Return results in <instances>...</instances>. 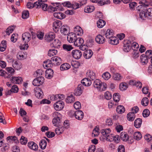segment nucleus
<instances>
[{
  "instance_id": "obj_38",
  "label": "nucleus",
  "mask_w": 152,
  "mask_h": 152,
  "mask_svg": "<svg viewBox=\"0 0 152 152\" xmlns=\"http://www.w3.org/2000/svg\"><path fill=\"white\" fill-rule=\"evenodd\" d=\"M53 15L55 17L61 20L65 17V15L61 12H55Z\"/></svg>"
},
{
  "instance_id": "obj_52",
  "label": "nucleus",
  "mask_w": 152,
  "mask_h": 152,
  "mask_svg": "<svg viewBox=\"0 0 152 152\" xmlns=\"http://www.w3.org/2000/svg\"><path fill=\"white\" fill-rule=\"evenodd\" d=\"M63 48L64 50L67 51H69L73 49L71 45L67 44H64L63 45Z\"/></svg>"
},
{
  "instance_id": "obj_6",
  "label": "nucleus",
  "mask_w": 152,
  "mask_h": 152,
  "mask_svg": "<svg viewBox=\"0 0 152 152\" xmlns=\"http://www.w3.org/2000/svg\"><path fill=\"white\" fill-rule=\"evenodd\" d=\"M64 102L61 100L56 102L53 105L55 110L57 111L62 110L64 108Z\"/></svg>"
},
{
  "instance_id": "obj_45",
  "label": "nucleus",
  "mask_w": 152,
  "mask_h": 152,
  "mask_svg": "<svg viewBox=\"0 0 152 152\" xmlns=\"http://www.w3.org/2000/svg\"><path fill=\"white\" fill-rule=\"evenodd\" d=\"M7 41L3 40L2 41L0 46V51L3 52L5 51L7 47Z\"/></svg>"
},
{
  "instance_id": "obj_49",
  "label": "nucleus",
  "mask_w": 152,
  "mask_h": 152,
  "mask_svg": "<svg viewBox=\"0 0 152 152\" xmlns=\"http://www.w3.org/2000/svg\"><path fill=\"white\" fill-rule=\"evenodd\" d=\"M134 137L136 140H140L142 137V134L139 132H136L134 134Z\"/></svg>"
},
{
  "instance_id": "obj_35",
  "label": "nucleus",
  "mask_w": 152,
  "mask_h": 152,
  "mask_svg": "<svg viewBox=\"0 0 152 152\" xmlns=\"http://www.w3.org/2000/svg\"><path fill=\"white\" fill-rule=\"evenodd\" d=\"M106 37L109 39L114 36V32L112 29H108L105 34Z\"/></svg>"
},
{
  "instance_id": "obj_1",
  "label": "nucleus",
  "mask_w": 152,
  "mask_h": 152,
  "mask_svg": "<svg viewBox=\"0 0 152 152\" xmlns=\"http://www.w3.org/2000/svg\"><path fill=\"white\" fill-rule=\"evenodd\" d=\"M152 2L147 0H139V3L140 5L137 7V10L140 11L139 16L140 18L142 20H145L146 18L150 17L152 18V8L148 9L147 7L151 5Z\"/></svg>"
},
{
  "instance_id": "obj_61",
  "label": "nucleus",
  "mask_w": 152,
  "mask_h": 152,
  "mask_svg": "<svg viewBox=\"0 0 152 152\" xmlns=\"http://www.w3.org/2000/svg\"><path fill=\"white\" fill-rule=\"evenodd\" d=\"M145 55L148 59L151 58H152V50H147L146 52Z\"/></svg>"
},
{
  "instance_id": "obj_46",
  "label": "nucleus",
  "mask_w": 152,
  "mask_h": 152,
  "mask_svg": "<svg viewBox=\"0 0 152 152\" xmlns=\"http://www.w3.org/2000/svg\"><path fill=\"white\" fill-rule=\"evenodd\" d=\"M106 24L104 20L102 19H99L97 22V27L99 28L103 27Z\"/></svg>"
},
{
  "instance_id": "obj_4",
  "label": "nucleus",
  "mask_w": 152,
  "mask_h": 152,
  "mask_svg": "<svg viewBox=\"0 0 152 152\" xmlns=\"http://www.w3.org/2000/svg\"><path fill=\"white\" fill-rule=\"evenodd\" d=\"M53 116L54 117L52 121L53 124L55 126H57L61 123L62 115L58 112H56L53 113Z\"/></svg>"
},
{
  "instance_id": "obj_27",
  "label": "nucleus",
  "mask_w": 152,
  "mask_h": 152,
  "mask_svg": "<svg viewBox=\"0 0 152 152\" xmlns=\"http://www.w3.org/2000/svg\"><path fill=\"white\" fill-rule=\"evenodd\" d=\"M61 45V42L58 39H55L51 44V46L55 48H58L60 47Z\"/></svg>"
},
{
  "instance_id": "obj_22",
  "label": "nucleus",
  "mask_w": 152,
  "mask_h": 152,
  "mask_svg": "<svg viewBox=\"0 0 152 152\" xmlns=\"http://www.w3.org/2000/svg\"><path fill=\"white\" fill-rule=\"evenodd\" d=\"M12 66L16 70H19L22 67L21 63L19 61L15 60L12 64Z\"/></svg>"
},
{
  "instance_id": "obj_16",
  "label": "nucleus",
  "mask_w": 152,
  "mask_h": 152,
  "mask_svg": "<svg viewBox=\"0 0 152 152\" xmlns=\"http://www.w3.org/2000/svg\"><path fill=\"white\" fill-rule=\"evenodd\" d=\"M130 85L135 86L137 87L141 88L142 87V83L139 81L130 80L129 82Z\"/></svg>"
},
{
  "instance_id": "obj_12",
  "label": "nucleus",
  "mask_w": 152,
  "mask_h": 152,
  "mask_svg": "<svg viewBox=\"0 0 152 152\" xmlns=\"http://www.w3.org/2000/svg\"><path fill=\"white\" fill-rule=\"evenodd\" d=\"M72 53L73 57L76 59H79L80 58L82 54L80 50H73Z\"/></svg>"
},
{
  "instance_id": "obj_37",
  "label": "nucleus",
  "mask_w": 152,
  "mask_h": 152,
  "mask_svg": "<svg viewBox=\"0 0 152 152\" xmlns=\"http://www.w3.org/2000/svg\"><path fill=\"white\" fill-rule=\"evenodd\" d=\"M119 40L116 37L113 36L109 39V42L112 45H116L118 43Z\"/></svg>"
},
{
  "instance_id": "obj_55",
  "label": "nucleus",
  "mask_w": 152,
  "mask_h": 152,
  "mask_svg": "<svg viewBox=\"0 0 152 152\" xmlns=\"http://www.w3.org/2000/svg\"><path fill=\"white\" fill-rule=\"evenodd\" d=\"M113 77L114 80L118 81L122 78V77L119 74L116 73L114 74Z\"/></svg>"
},
{
  "instance_id": "obj_57",
  "label": "nucleus",
  "mask_w": 152,
  "mask_h": 152,
  "mask_svg": "<svg viewBox=\"0 0 152 152\" xmlns=\"http://www.w3.org/2000/svg\"><path fill=\"white\" fill-rule=\"evenodd\" d=\"M2 146L3 147L1 148V150L2 151H5L6 150L8 149L9 148L8 145H3V141L1 140H0V147H1Z\"/></svg>"
},
{
  "instance_id": "obj_18",
  "label": "nucleus",
  "mask_w": 152,
  "mask_h": 152,
  "mask_svg": "<svg viewBox=\"0 0 152 152\" xmlns=\"http://www.w3.org/2000/svg\"><path fill=\"white\" fill-rule=\"evenodd\" d=\"M130 41L126 40L124 43L123 50L125 52H129L131 49V46L129 44Z\"/></svg>"
},
{
  "instance_id": "obj_15",
  "label": "nucleus",
  "mask_w": 152,
  "mask_h": 152,
  "mask_svg": "<svg viewBox=\"0 0 152 152\" xmlns=\"http://www.w3.org/2000/svg\"><path fill=\"white\" fill-rule=\"evenodd\" d=\"M76 37L75 34L73 33H70L67 36V41L70 43H74Z\"/></svg>"
},
{
  "instance_id": "obj_25",
  "label": "nucleus",
  "mask_w": 152,
  "mask_h": 152,
  "mask_svg": "<svg viewBox=\"0 0 152 152\" xmlns=\"http://www.w3.org/2000/svg\"><path fill=\"white\" fill-rule=\"evenodd\" d=\"M95 40L98 44H102L105 41V38L101 35H98L96 37Z\"/></svg>"
},
{
  "instance_id": "obj_47",
  "label": "nucleus",
  "mask_w": 152,
  "mask_h": 152,
  "mask_svg": "<svg viewBox=\"0 0 152 152\" xmlns=\"http://www.w3.org/2000/svg\"><path fill=\"white\" fill-rule=\"evenodd\" d=\"M47 145L46 141L44 139L42 140L39 144V145L42 149H44L46 148Z\"/></svg>"
},
{
  "instance_id": "obj_9",
  "label": "nucleus",
  "mask_w": 152,
  "mask_h": 152,
  "mask_svg": "<svg viewBox=\"0 0 152 152\" xmlns=\"http://www.w3.org/2000/svg\"><path fill=\"white\" fill-rule=\"evenodd\" d=\"M35 94L36 97L38 99H42L43 96V93L42 89L39 87H36L34 89Z\"/></svg>"
},
{
  "instance_id": "obj_39",
  "label": "nucleus",
  "mask_w": 152,
  "mask_h": 152,
  "mask_svg": "<svg viewBox=\"0 0 152 152\" xmlns=\"http://www.w3.org/2000/svg\"><path fill=\"white\" fill-rule=\"evenodd\" d=\"M140 58L141 62L143 65L146 64L148 62V58L144 54H143L141 55Z\"/></svg>"
},
{
  "instance_id": "obj_59",
  "label": "nucleus",
  "mask_w": 152,
  "mask_h": 152,
  "mask_svg": "<svg viewBox=\"0 0 152 152\" xmlns=\"http://www.w3.org/2000/svg\"><path fill=\"white\" fill-rule=\"evenodd\" d=\"M48 9L50 12H53L55 11H58V8L57 7H53L52 5H50L48 7Z\"/></svg>"
},
{
  "instance_id": "obj_13",
  "label": "nucleus",
  "mask_w": 152,
  "mask_h": 152,
  "mask_svg": "<svg viewBox=\"0 0 152 152\" xmlns=\"http://www.w3.org/2000/svg\"><path fill=\"white\" fill-rule=\"evenodd\" d=\"M84 88L81 84L78 85L77 88L75 91V94L76 96H80L83 93Z\"/></svg>"
},
{
  "instance_id": "obj_64",
  "label": "nucleus",
  "mask_w": 152,
  "mask_h": 152,
  "mask_svg": "<svg viewBox=\"0 0 152 152\" xmlns=\"http://www.w3.org/2000/svg\"><path fill=\"white\" fill-rule=\"evenodd\" d=\"M150 114V112L148 109H145L142 113V115L144 117H148Z\"/></svg>"
},
{
  "instance_id": "obj_40",
  "label": "nucleus",
  "mask_w": 152,
  "mask_h": 152,
  "mask_svg": "<svg viewBox=\"0 0 152 152\" xmlns=\"http://www.w3.org/2000/svg\"><path fill=\"white\" fill-rule=\"evenodd\" d=\"M55 129V132L57 134L59 135L62 133L64 131V127L59 125Z\"/></svg>"
},
{
  "instance_id": "obj_63",
  "label": "nucleus",
  "mask_w": 152,
  "mask_h": 152,
  "mask_svg": "<svg viewBox=\"0 0 152 152\" xmlns=\"http://www.w3.org/2000/svg\"><path fill=\"white\" fill-rule=\"evenodd\" d=\"M0 122L4 124H7L4 115L1 112H0Z\"/></svg>"
},
{
  "instance_id": "obj_30",
  "label": "nucleus",
  "mask_w": 152,
  "mask_h": 152,
  "mask_svg": "<svg viewBox=\"0 0 152 152\" xmlns=\"http://www.w3.org/2000/svg\"><path fill=\"white\" fill-rule=\"evenodd\" d=\"M129 44L131 46V48L133 50L137 51L139 48L138 44L136 42L130 41Z\"/></svg>"
},
{
  "instance_id": "obj_32",
  "label": "nucleus",
  "mask_w": 152,
  "mask_h": 152,
  "mask_svg": "<svg viewBox=\"0 0 152 152\" xmlns=\"http://www.w3.org/2000/svg\"><path fill=\"white\" fill-rule=\"evenodd\" d=\"M84 3H82V1L80 2V4L76 2H74L72 4V7L74 9H77L79 8L82 5H83L84 4H85L86 3V1L85 0L83 1Z\"/></svg>"
},
{
  "instance_id": "obj_19",
  "label": "nucleus",
  "mask_w": 152,
  "mask_h": 152,
  "mask_svg": "<svg viewBox=\"0 0 152 152\" xmlns=\"http://www.w3.org/2000/svg\"><path fill=\"white\" fill-rule=\"evenodd\" d=\"M22 81V78L20 77H12L11 79V83L14 84H20Z\"/></svg>"
},
{
  "instance_id": "obj_11",
  "label": "nucleus",
  "mask_w": 152,
  "mask_h": 152,
  "mask_svg": "<svg viewBox=\"0 0 152 152\" xmlns=\"http://www.w3.org/2000/svg\"><path fill=\"white\" fill-rule=\"evenodd\" d=\"M73 114L75 118L79 120H81L83 118L84 113L81 110H77Z\"/></svg>"
},
{
  "instance_id": "obj_60",
  "label": "nucleus",
  "mask_w": 152,
  "mask_h": 152,
  "mask_svg": "<svg viewBox=\"0 0 152 152\" xmlns=\"http://www.w3.org/2000/svg\"><path fill=\"white\" fill-rule=\"evenodd\" d=\"M29 16V12L28 10L24 11L22 13V18L23 19H26Z\"/></svg>"
},
{
  "instance_id": "obj_10",
  "label": "nucleus",
  "mask_w": 152,
  "mask_h": 152,
  "mask_svg": "<svg viewBox=\"0 0 152 152\" xmlns=\"http://www.w3.org/2000/svg\"><path fill=\"white\" fill-rule=\"evenodd\" d=\"M31 39V35L28 32H26L22 34V39L25 43L28 42Z\"/></svg>"
},
{
  "instance_id": "obj_20",
  "label": "nucleus",
  "mask_w": 152,
  "mask_h": 152,
  "mask_svg": "<svg viewBox=\"0 0 152 152\" xmlns=\"http://www.w3.org/2000/svg\"><path fill=\"white\" fill-rule=\"evenodd\" d=\"M55 35L53 32H50L45 35V39L48 42H50L55 38Z\"/></svg>"
},
{
  "instance_id": "obj_51",
  "label": "nucleus",
  "mask_w": 152,
  "mask_h": 152,
  "mask_svg": "<svg viewBox=\"0 0 152 152\" xmlns=\"http://www.w3.org/2000/svg\"><path fill=\"white\" fill-rule=\"evenodd\" d=\"M141 104L144 106H147L148 104L149 100L146 97H144L142 100Z\"/></svg>"
},
{
  "instance_id": "obj_53",
  "label": "nucleus",
  "mask_w": 152,
  "mask_h": 152,
  "mask_svg": "<svg viewBox=\"0 0 152 152\" xmlns=\"http://www.w3.org/2000/svg\"><path fill=\"white\" fill-rule=\"evenodd\" d=\"M113 98L115 102H118L120 100L119 94L118 93H115L113 95Z\"/></svg>"
},
{
  "instance_id": "obj_33",
  "label": "nucleus",
  "mask_w": 152,
  "mask_h": 152,
  "mask_svg": "<svg viewBox=\"0 0 152 152\" xmlns=\"http://www.w3.org/2000/svg\"><path fill=\"white\" fill-rule=\"evenodd\" d=\"M120 137L121 140L124 141H127L129 139H130L128 134L124 132H122L121 133Z\"/></svg>"
},
{
  "instance_id": "obj_62",
  "label": "nucleus",
  "mask_w": 152,
  "mask_h": 152,
  "mask_svg": "<svg viewBox=\"0 0 152 152\" xmlns=\"http://www.w3.org/2000/svg\"><path fill=\"white\" fill-rule=\"evenodd\" d=\"M99 134V129L98 128H94L92 133V136L96 137Z\"/></svg>"
},
{
  "instance_id": "obj_29",
  "label": "nucleus",
  "mask_w": 152,
  "mask_h": 152,
  "mask_svg": "<svg viewBox=\"0 0 152 152\" xmlns=\"http://www.w3.org/2000/svg\"><path fill=\"white\" fill-rule=\"evenodd\" d=\"M111 130L110 129H105L102 130L101 133L103 136L104 139L110 133Z\"/></svg>"
},
{
  "instance_id": "obj_5",
  "label": "nucleus",
  "mask_w": 152,
  "mask_h": 152,
  "mask_svg": "<svg viewBox=\"0 0 152 152\" xmlns=\"http://www.w3.org/2000/svg\"><path fill=\"white\" fill-rule=\"evenodd\" d=\"M62 23L61 21L59 20H57L54 21L53 23V29L54 31L56 32H57L59 31V29H60Z\"/></svg>"
},
{
  "instance_id": "obj_21",
  "label": "nucleus",
  "mask_w": 152,
  "mask_h": 152,
  "mask_svg": "<svg viewBox=\"0 0 152 152\" xmlns=\"http://www.w3.org/2000/svg\"><path fill=\"white\" fill-rule=\"evenodd\" d=\"M83 39L80 37L77 38L76 37L75 40L74 44L76 46L79 47L83 44L84 43Z\"/></svg>"
},
{
  "instance_id": "obj_36",
  "label": "nucleus",
  "mask_w": 152,
  "mask_h": 152,
  "mask_svg": "<svg viewBox=\"0 0 152 152\" xmlns=\"http://www.w3.org/2000/svg\"><path fill=\"white\" fill-rule=\"evenodd\" d=\"M75 99L74 96L71 94L66 98V101L68 103H73L75 101Z\"/></svg>"
},
{
  "instance_id": "obj_50",
  "label": "nucleus",
  "mask_w": 152,
  "mask_h": 152,
  "mask_svg": "<svg viewBox=\"0 0 152 152\" xmlns=\"http://www.w3.org/2000/svg\"><path fill=\"white\" fill-rule=\"evenodd\" d=\"M128 88V85L125 83H120L119 85V88L122 91L126 90Z\"/></svg>"
},
{
  "instance_id": "obj_58",
  "label": "nucleus",
  "mask_w": 152,
  "mask_h": 152,
  "mask_svg": "<svg viewBox=\"0 0 152 152\" xmlns=\"http://www.w3.org/2000/svg\"><path fill=\"white\" fill-rule=\"evenodd\" d=\"M14 26H9L6 29V32L7 34L9 35L14 30Z\"/></svg>"
},
{
  "instance_id": "obj_54",
  "label": "nucleus",
  "mask_w": 152,
  "mask_h": 152,
  "mask_svg": "<svg viewBox=\"0 0 152 152\" xmlns=\"http://www.w3.org/2000/svg\"><path fill=\"white\" fill-rule=\"evenodd\" d=\"M102 77L104 80H107L110 77L111 75L109 72H106L102 74Z\"/></svg>"
},
{
  "instance_id": "obj_2",
  "label": "nucleus",
  "mask_w": 152,
  "mask_h": 152,
  "mask_svg": "<svg viewBox=\"0 0 152 152\" xmlns=\"http://www.w3.org/2000/svg\"><path fill=\"white\" fill-rule=\"evenodd\" d=\"M62 63L61 58L58 56H55L52 57L51 59L48 60L44 62L43 66L45 68H49L54 66L60 65Z\"/></svg>"
},
{
  "instance_id": "obj_26",
  "label": "nucleus",
  "mask_w": 152,
  "mask_h": 152,
  "mask_svg": "<svg viewBox=\"0 0 152 152\" xmlns=\"http://www.w3.org/2000/svg\"><path fill=\"white\" fill-rule=\"evenodd\" d=\"M95 9V7L93 5H88L85 7L84 11L86 13H90L93 12Z\"/></svg>"
},
{
  "instance_id": "obj_3",
  "label": "nucleus",
  "mask_w": 152,
  "mask_h": 152,
  "mask_svg": "<svg viewBox=\"0 0 152 152\" xmlns=\"http://www.w3.org/2000/svg\"><path fill=\"white\" fill-rule=\"evenodd\" d=\"M93 85L95 88L98 89L100 91H104L107 88L106 84L102 83L98 79H96L94 80Z\"/></svg>"
},
{
  "instance_id": "obj_34",
  "label": "nucleus",
  "mask_w": 152,
  "mask_h": 152,
  "mask_svg": "<svg viewBox=\"0 0 152 152\" xmlns=\"http://www.w3.org/2000/svg\"><path fill=\"white\" fill-rule=\"evenodd\" d=\"M142 120L141 119L138 118L136 119L134 122V125L137 128H140L141 125Z\"/></svg>"
},
{
  "instance_id": "obj_8",
  "label": "nucleus",
  "mask_w": 152,
  "mask_h": 152,
  "mask_svg": "<svg viewBox=\"0 0 152 152\" xmlns=\"http://www.w3.org/2000/svg\"><path fill=\"white\" fill-rule=\"evenodd\" d=\"M69 28L67 25H63L60 28L61 34L64 35H67L69 34Z\"/></svg>"
},
{
  "instance_id": "obj_42",
  "label": "nucleus",
  "mask_w": 152,
  "mask_h": 152,
  "mask_svg": "<svg viewBox=\"0 0 152 152\" xmlns=\"http://www.w3.org/2000/svg\"><path fill=\"white\" fill-rule=\"evenodd\" d=\"M127 120L130 121H134L135 118V115L133 113H129L127 116Z\"/></svg>"
},
{
  "instance_id": "obj_28",
  "label": "nucleus",
  "mask_w": 152,
  "mask_h": 152,
  "mask_svg": "<svg viewBox=\"0 0 152 152\" xmlns=\"http://www.w3.org/2000/svg\"><path fill=\"white\" fill-rule=\"evenodd\" d=\"M53 70L50 69H48L45 72L46 77L48 79H50L53 77Z\"/></svg>"
},
{
  "instance_id": "obj_23",
  "label": "nucleus",
  "mask_w": 152,
  "mask_h": 152,
  "mask_svg": "<svg viewBox=\"0 0 152 152\" xmlns=\"http://www.w3.org/2000/svg\"><path fill=\"white\" fill-rule=\"evenodd\" d=\"M81 83L85 86H89L91 85L92 82L89 78H85L81 81Z\"/></svg>"
},
{
  "instance_id": "obj_41",
  "label": "nucleus",
  "mask_w": 152,
  "mask_h": 152,
  "mask_svg": "<svg viewBox=\"0 0 152 152\" xmlns=\"http://www.w3.org/2000/svg\"><path fill=\"white\" fill-rule=\"evenodd\" d=\"M110 3V0H98L97 4L100 6L109 4Z\"/></svg>"
},
{
  "instance_id": "obj_14",
  "label": "nucleus",
  "mask_w": 152,
  "mask_h": 152,
  "mask_svg": "<svg viewBox=\"0 0 152 152\" xmlns=\"http://www.w3.org/2000/svg\"><path fill=\"white\" fill-rule=\"evenodd\" d=\"M28 148L33 151H37L38 148L37 144L33 141L29 142L28 143Z\"/></svg>"
},
{
  "instance_id": "obj_44",
  "label": "nucleus",
  "mask_w": 152,
  "mask_h": 152,
  "mask_svg": "<svg viewBox=\"0 0 152 152\" xmlns=\"http://www.w3.org/2000/svg\"><path fill=\"white\" fill-rule=\"evenodd\" d=\"M71 66L70 64L67 63H65L62 64L60 66V69L61 70H67L70 68Z\"/></svg>"
},
{
  "instance_id": "obj_24",
  "label": "nucleus",
  "mask_w": 152,
  "mask_h": 152,
  "mask_svg": "<svg viewBox=\"0 0 152 152\" xmlns=\"http://www.w3.org/2000/svg\"><path fill=\"white\" fill-rule=\"evenodd\" d=\"M86 76L92 80H94L96 77V74L93 71L88 70L86 73Z\"/></svg>"
},
{
  "instance_id": "obj_48",
  "label": "nucleus",
  "mask_w": 152,
  "mask_h": 152,
  "mask_svg": "<svg viewBox=\"0 0 152 152\" xmlns=\"http://www.w3.org/2000/svg\"><path fill=\"white\" fill-rule=\"evenodd\" d=\"M116 111L118 113H122L124 112L125 109L123 106L120 105L117 107Z\"/></svg>"
},
{
  "instance_id": "obj_17",
  "label": "nucleus",
  "mask_w": 152,
  "mask_h": 152,
  "mask_svg": "<svg viewBox=\"0 0 152 152\" xmlns=\"http://www.w3.org/2000/svg\"><path fill=\"white\" fill-rule=\"evenodd\" d=\"M93 53L91 50L88 49L85 50L83 53V56L86 59H89L92 56Z\"/></svg>"
},
{
  "instance_id": "obj_31",
  "label": "nucleus",
  "mask_w": 152,
  "mask_h": 152,
  "mask_svg": "<svg viewBox=\"0 0 152 152\" xmlns=\"http://www.w3.org/2000/svg\"><path fill=\"white\" fill-rule=\"evenodd\" d=\"M26 57L25 53L23 51H19L17 54V58L19 60H23Z\"/></svg>"
},
{
  "instance_id": "obj_7",
  "label": "nucleus",
  "mask_w": 152,
  "mask_h": 152,
  "mask_svg": "<svg viewBox=\"0 0 152 152\" xmlns=\"http://www.w3.org/2000/svg\"><path fill=\"white\" fill-rule=\"evenodd\" d=\"M44 80L43 77H36L33 80L32 84L34 86H39L43 83Z\"/></svg>"
},
{
  "instance_id": "obj_43",
  "label": "nucleus",
  "mask_w": 152,
  "mask_h": 152,
  "mask_svg": "<svg viewBox=\"0 0 152 152\" xmlns=\"http://www.w3.org/2000/svg\"><path fill=\"white\" fill-rule=\"evenodd\" d=\"M58 53L57 50L53 48L50 49L48 52V55L49 56H53L56 55Z\"/></svg>"
},
{
  "instance_id": "obj_56",
  "label": "nucleus",
  "mask_w": 152,
  "mask_h": 152,
  "mask_svg": "<svg viewBox=\"0 0 152 152\" xmlns=\"http://www.w3.org/2000/svg\"><path fill=\"white\" fill-rule=\"evenodd\" d=\"M28 141L27 139L26 138L22 136L20 139V142L22 145H25L26 144Z\"/></svg>"
}]
</instances>
